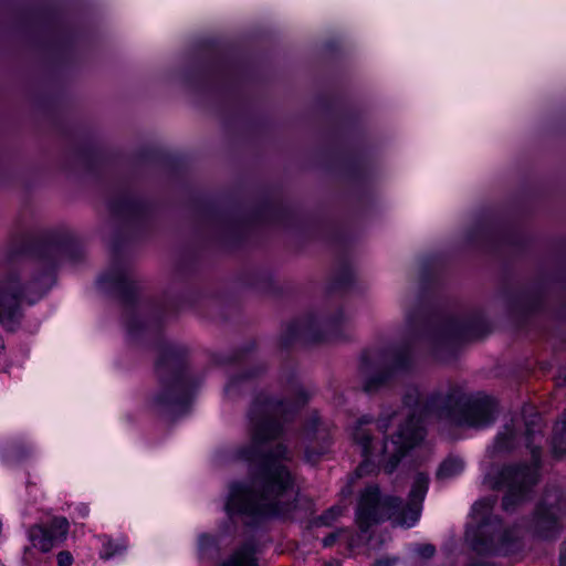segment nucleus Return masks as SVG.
<instances>
[{
  "instance_id": "obj_1",
  "label": "nucleus",
  "mask_w": 566,
  "mask_h": 566,
  "mask_svg": "<svg viewBox=\"0 0 566 566\" xmlns=\"http://www.w3.org/2000/svg\"><path fill=\"white\" fill-rule=\"evenodd\" d=\"M399 412L374 421L359 418L349 434L364 458L357 476L368 473L377 462L391 473L408 450L424 437V422L431 419L455 426L483 428L494 422L496 401L484 394L468 395L459 386L440 387L422 394L417 386L407 387Z\"/></svg>"
},
{
  "instance_id": "obj_2",
  "label": "nucleus",
  "mask_w": 566,
  "mask_h": 566,
  "mask_svg": "<svg viewBox=\"0 0 566 566\" xmlns=\"http://www.w3.org/2000/svg\"><path fill=\"white\" fill-rule=\"evenodd\" d=\"M305 401L303 395L292 407L265 394L254 399L249 411L251 441L237 451V458L253 464L256 472L251 484L231 485L226 504L230 515L294 517L298 491L291 472L281 463L290 459L289 451L281 443L273 446V441L282 433L281 419L286 420Z\"/></svg>"
},
{
  "instance_id": "obj_3",
  "label": "nucleus",
  "mask_w": 566,
  "mask_h": 566,
  "mask_svg": "<svg viewBox=\"0 0 566 566\" xmlns=\"http://www.w3.org/2000/svg\"><path fill=\"white\" fill-rule=\"evenodd\" d=\"M410 337L403 345L395 346L378 354H365L361 358V373L365 377L364 390L374 392L385 386L395 375L407 370L412 361L413 349L419 344L430 347L438 355L439 346L450 345L458 339L467 338L463 326L447 322L436 328L418 329L415 317L407 315Z\"/></svg>"
},
{
  "instance_id": "obj_4",
  "label": "nucleus",
  "mask_w": 566,
  "mask_h": 566,
  "mask_svg": "<svg viewBox=\"0 0 566 566\" xmlns=\"http://www.w3.org/2000/svg\"><path fill=\"white\" fill-rule=\"evenodd\" d=\"M428 475L418 473L406 505L399 497L395 496L380 500L378 486H367L360 495L356 512V522L360 531L367 532L373 524L386 518L392 520L394 523L400 526H413L420 517L421 504L428 491Z\"/></svg>"
},
{
  "instance_id": "obj_5",
  "label": "nucleus",
  "mask_w": 566,
  "mask_h": 566,
  "mask_svg": "<svg viewBox=\"0 0 566 566\" xmlns=\"http://www.w3.org/2000/svg\"><path fill=\"white\" fill-rule=\"evenodd\" d=\"M496 497H484L474 503L472 516L476 527H469L465 538L479 555L512 554L522 548V528H503L502 522L492 515Z\"/></svg>"
},
{
  "instance_id": "obj_6",
  "label": "nucleus",
  "mask_w": 566,
  "mask_h": 566,
  "mask_svg": "<svg viewBox=\"0 0 566 566\" xmlns=\"http://www.w3.org/2000/svg\"><path fill=\"white\" fill-rule=\"evenodd\" d=\"M525 426L526 447L532 455V464L505 467L492 482L493 488L507 489L502 502L503 510L506 512L512 511L517 504L523 502L538 480L537 469L541 460V448L535 442L541 433L539 416L534 415L532 419L526 420Z\"/></svg>"
},
{
  "instance_id": "obj_7",
  "label": "nucleus",
  "mask_w": 566,
  "mask_h": 566,
  "mask_svg": "<svg viewBox=\"0 0 566 566\" xmlns=\"http://www.w3.org/2000/svg\"><path fill=\"white\" fill-rule=\"evenodd\" d=\"M565 521L566 496L562 489L553 486L546 489L527 528L539 539H555L562 533Z\"/></svg>"
},
{
  "instance_id": "obj_8",
  "label": "nucleus",
  "mask_w": 566,
  "mask_h": 566,
  "mask_svg": "<svg viewBox=\"0 0 566 566\" xmlns=\"http://www.w3.org/2000/svg\"><path fill=\"white\" fill-rule=\"evenodd\" d=\"M42 295L31 296L29 287H23L17 274L9 275L0 282V323L13 331L21 318V305L35 303Z\"/></svg>"
},
{
  "instance_id": "obj_9",
  "label": "nucleus",
  "mask_w": 566,
  "mask_h": 566,
  "mask_svg": "<svg viewBox=\"0 0 566 566\" xmlns=\"http://www.w3.org/2000/svg\"><path fill=\"white\" fill-rule=\"evenodd\" d=\"M178 367L179 360L171 349L164 353L158 359L156 371L163 386V391L155 398L158 406L176 407L180 403L179 392L184 388V382Z\"/></svg>"
},
{
  "instance_id": "obj_10",
  "label": "nucleus",
  "mask_w": 566,
  "mask_h": 566,
  "mask_svg": "<svg viewBox=\"0 0 566 566\" xmlns=\"http://www.w3.org/2000/svg\"><path fill=\"white\" fill-rule=\"evenodd\" d=\"M69 526L65 517L54 516L49 524L32 525L28 530V537L35 548L46 553L66 538Z\"/></svg>"
},
{
  "instance_id": "obj_11",
  "label": "nucleus",
  "mask_w": 566,
  "mask_h": 566,
  "mask_svg": "<svg viewBox=\"0 0 566 566\" xmlns=\"http://www.w3.org/2000/svg\"><path fill=\"white\" fill-rule=\"evenodd\" d=\"M520 434L517 432L516 421L512 420L497 433L494 439L490 452L494 455L509 453L516 449L520 442Z\"/></svg>"
},
{
  "instance_id": "obj_12",
  "label": "nucleus",
  "mask_w": 566,
  "mask_h": 566,
  "mask_svg": "<svg viewBox=\"0 0 566 566\" xmlns=\"http://www.w3.org/2000/svg\"><path fill=\"white\" fill-rule=\"evenodd\" d=\"M133 281L126 269L114 265L99 279V284L105 289L126 291L130 289Z\"/></svg>"
},
{
  "instance_id": "obj_13",
  "label": "nucleus",
  "mask_w": 566,
  "mask_h": 566,
  "mask_svg": "<svg viewBox=\"0 0 566 566\" xmlns=\"http://www.w3.org/2000/svg\"><path fill=\"white\" fill-rule=\"evenodd\" d=\"M255 549L252 543H247L233 552L222 566H258Z\"/></svg>"
},
{
  "instance_id": "obj_14",
  "label": "nucleus",
  "mask_w": 566,
  "mask_h": 566,
  "mask_svg": "<svg viewBox=\"0 0 566 566\" xmlns=\"http://www.w3.org/2000/svg\"><path fill=\"white\" fill-rule=\"evenodd\" d=\"M316 327L317 324L315 321L304 319L293 323L290 329L293 337H301L307 342H315L321 339V337L316 335Z\"/></svg>"
},
{
  "instance_id": "obj_15",
  "label": "nucleus",
  "mask_w": 566,
  "mask_h": 566,
  "mask_svg": "<svg viewBox=\"0 0 566 566\" xmlns=\"http://www.w3.org/2000/svg\"><path fill=\"white\" fill-rule=\"evenodd\" d=\"M552 449L556 457H563L566 454V413L555 423L552 438Z\"/></svg>"
},
{
  "instance_id": "obj_16",
  "label": "nucleus",
  "mask_w": 566,
  "mask_h": 566,
  "mask_svg": "<svg viewBox=\"0 0 566 566\" xmlns=\"http://www.w3.org/2000/svg\"><path fill=\"white\" fill-rule=\"evenodd\" d=\"M463 470V462L458 458H449L443 461L437 472L439 479H450Z\"/></svg>"
},
{
  "instance_id": "obj_17",
  "label": "nucleus",
  "mask_w": 566,
  "mask_h": 566,
  "mask_svg": "<svg viewBox=\"0 0 566 566\" xmlns=\"http://www.w3.org/2000/svg\"><path fill=\"white\" fill-rule=\"evenodd\" d=\"M199 556L202 559H212L218 552L214 537L202 534L198 539Z\"/></svg>"
},
{
  "instance_id": "obj_18",
  "label": "nucleus",
  "mask_w": 566,
  "mask_h": 566,
  "mask_svg": "<svg viewBox=\"0 0 566 566\" xmlns=\"http://www.w3.org/2000/svg\"><path fill=\"white\" fill-rule=\"evenodd\" d=\"M124 549H125V545L108 541L107 543L104 544L102 557L105 559H108V558L115 556L116 554H120Z\"/></svg>"
},
{
  "instance_id": "obj_19",
  "label": "nucleus",
  "mask_w": 566,
  "mask_h": 566,
  "mask_svg": "<svg viewBox=\"0 0 566 566\" xmlns=\"http://www.w3.org/2000/svg\"><path fill=\"white\" fill-rule=\"evenodd\" d=\"M342 512L343 510L340 506H333L319 516V521L323 525H329L342 514Z\"/></svg>"
},
{
  "instance_id": "obj_20",
  "label": "nucleus",
  "mask_w": 566,
  "mask_h": 566,
  "mask_svg": "<svg viewBox=\"0 0 566 566\" xmlns=\"http://www.w3.org/2000/svg\"><path fill=\"white\" fill-rule=\"evenodd\" d=\"M415 552L419 557L428 559L434 555L436 547L431 544H421L416 546Z\"/></svg>"
},
{
  "instance_id": "obj_21",
  "label": "nucleus",
  "mask_w": 566,
  "mask_h": 566,
  "mask_svg": "<svg viewBox=\"0 0 566 566\" xmlns=\"http://www.w3.org/2000/svg\"><path fill=\"white\" fill-rule=\"evenodd\" d=\"M73 563V557L70 552L63 551L57 554V565L59 566H71Z\"/></svg>"
},
{
  "instance_id": "obj_22",
  "label": "nucleus",
  "mask_w": 566,
  "mask_h": 566,
  "mask_svg": "<svg viewBox=\"0 0 566 566\" xmlns=\"http://www.w3.org/2000/svg\"><path fill=\"white\" fill-rule=\"evenodd\" d=\"M398 563L397 557H381L374 563V566H396Z\"/></svg>"
},
{
  "instance_id": "obj_23",
  "label": "nucleus",
  "mask_w": 566,
  "mask_h": 566,
  "mask_svg": "<svg viewBox=\"0 0 566 566\" xmlns=\"http://www.w3.org/2000/svg\"><path fill=\"white\" fill-rule=\"evenodd\" d=\"M345 533V531H337L335 533L328 534L326 537L323 538V545L325 547L332 546L336 539L339 537L340 534Z\"/></svg>"
},
{
  "instance_id": "obj_24",
  "label": "nucleus",
  "mask_w": 566,
  "mask_h": 566,
  "mask_svg": "<svg viewBox=\"0 0 566 566\" xmlns=\"http://www.w3.org/2000/svg\"><path fill=\"white\" fill-rule=\"evenodd\" d=\"M559 560L560 566H566V541L563 543Z\"/></svg>"
},
{
  "instance_id": "obj_25",
  "label": "nucleus",
  "mask_w": 566,
  "mask_h": 566,
  "mask_svg": "<svg viewBox=\"0 0 566 566\" xmlns=\"http://www.w3.org/2000/svg\"><path fill=\"white\" fill-rule=\"evenodd\" d=\"M326 566H339L337 563H331V564H327Z\"/></svg>"
},
{
  "instance_id": "obj_26",
  "label": "nucleus",
  "mask_w": 566,
  "mask_h": 566,
  "mask_svg": "<svg viewBox=\"0 0 566 566\" xmlns=\"http://www.w3.org/2000/svg\"><path fill=\"white\" fill-rule=\"evenodd\" d=\"M306 457H307V461H312L308 452L306 453Z\"/></svg>"
},
{
  "instance_id": "obj_27",
  "label": "nucleus",
  "mask_w": 566,
  "mask_h": 566,
  "mask_svg": "<svg viewBox=\"0 0 566 566\" xmlns=\"http://www.w3.org/2000/svg\"><path fill=\"white\" fill-rule=\"evenodd\" d=\"M337 322H329L328 325H336Z\"/></svg>"
}]
</instances>
